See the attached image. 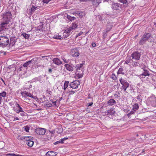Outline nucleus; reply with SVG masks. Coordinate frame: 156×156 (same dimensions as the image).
<instances>
[{"instance_id": "f257e3e1", "label": "nucleus", "mask_w": 156, "mask_h": 156, "mask_svg": "<svg viewBox=\"0 0 156 156\" xmlns=\"http://www.w3.org/2000/svg\"><path fill=\"white\" fill-rule=\"evenodd\" d=\"M141 67L143 69V72L140 74L138 76V77L142 82H144L146 80H145V77L149 76L150 75V73L149 71L146 69V66H144L142 67L141 66Z\"/></svg>"}, {"instance_id": "f03ea898", "label": "nucleus", "mask_w": 156, "mask_h": 156, "mask_svg": "<svg viewBox=\"0 0 156 156\" xmlns=\"http://www.w3.org/2000/svg\"><path fill=\"white\" fill-rule=\"evenodd\" d=\"M9 43L8 38L5 35L0 36V46H6Z\"/></svg>"}, {"instance_id": "7ed1b4c3", "label": "nucleus", "mask_w": 156, "mask_h": 156, "mask_svg": "<svg viewBox=\"0 0 156 156\" xmlns=\"http://www.w3.org/2000/svg\"><path fill=\"white\" fill-rule=\"evenodd\" d=\"M151 35V34L150 33L144 34L139 42L140 44L143 45L144 44L146 41L150 38Z\"/></svg>"}, {"instance_id": "20e7f679", "label": "nucleus", "mask_w": 156, "mask_h": 156, "mask_svg": "<svg viewBox=\"0 0 156 156\" xmlns=\"http://www.w3.org/2000/svg\"><path fill=\"white\" fill-rule=\"evenodd\" d=\"M119 81L121 84L122 85V87L124 91L126 93V89L129 86V83L126 80H124L122 77L119 79Z\"/></svg>"}, {"instance_id": "39448f33", "label": "nucleus", "mask_w": 156, "mask_h": 156, "mask_svg": "<svg viewBox=\"0 0 156 156\" xmlns=\"http://www.w3.org/2000/svg\"><path fill=\"white\" fill-rule=\"evenodd\" d=\"M11 13L10 12H7L3 15V19L5 21L9 23L12 19Z\"/></svg>"}, {"instance_id": "423d86ee", "label": "nucleus", "mask_w": 156, "mask_h": 156, "mask_svg": "<svg viewBox=\"0 0 156 156\" xmlns=\"http://www.w3.org/2000/svg\"><path fill=\"white\" fill-rule=\"evenodd\" d=\"M80 85V81L79 80H76L71 82L69 86L71 88L75 89L77 88Z\"/></svg>"}, {"instance_id": "0eeeda50", "label": "nucleus", "mask_w": 156, "mask_h": 156, "mask_svg": "<svg viewBox=\"0 0 156 156\" xmlns=\"http://www.w3.org/2000/svg\"><path fill=\"white\" fill-rule=\"evenodd\" d=\"M8 23L4 21L0 24V33L2 34V31H5L8 29Z\"/></svg>"}, {"instance_id": "6e6552de", "label": "nucleus", "mask_w": 156, "mask_h": 156, "mask_svg": "<svg viewBox=\"0 0 156 156\" xmlns=\"http://www.w3.org/2000/svg\"><path fill=\"white\" fill-rule=\"evenodd\" d=\"M35 130L37 134L42 136L44 135L46 132V129H45L42 128H37Z\"/></svg>"}, {"instance_id": "1a4fd4ad", "label": "nucleus", "mask_w": 156, "mask_h": 156, "mask_svg": "<svg viewBox=\"0 0 156 156\" xmlns=\"http://www.w3.org/2000/svg\"><path fill=\"white\" fill-rule=\"evenodd\" d=\"M131 56L133 59L138 60L140 58V54L137 51H135L132 54Z\"/></svg>"}, {"instance_id": "9d476101", "label": "nucleus", "mask_w": 156, "mask_h": 156, "mask_svg": "<svg viewBox=\"0 0 156 156\" xmlns=\"http://www.w3.org/2000/svg\"><path fill=\"white\" fill-rule=\"evenodd\" d=\"M71 54L74 57H77L80 55L78 50L76 49H73L71 50Z\"/></svg>"}, {"instance_id": "9b49d317", "label": "nucleus", "mask_w": 156, "mask_h": 156, "mask_svg": "<svg viewBox=\"0 0 156 156\" xmlns=\"http://www.w3.org/2000/svg\"><path fill=\"white\" fill-rule=\"evenodd\" d=\"M28 92L26 91H21L20 92L22 97L24 98V99L26 101H25L26 102H27V101L29 100V99L27 98V97L28 96Z\"/></svg>"}, {"instance_id": "f8f14e48", "label": "nucleus", "mask_w": 156, "mask_h": 156, "mask_svg": "<svg viewBox=\"0 0 156 156\" xmlns=\"http://www.w3.org/2000/svg\"><path fill=\"white\" fill-rule=\"evenodd\" d=\"M53 62L54 63L58 65H61L62 64V62L58 58H54L52 60Z\"/></svg>"}, {"instance_id": "ddd939ff", "label": "nucleus", "mask_w": 156, "mask_h": 156, "mask_svg": "<svg viewBox=\"0 0 156 156\" xmlns=\"http://www.w3.org/2000/svg\"><path fill=\"white\" fill-rule=\"evenodd\" d=\"M120 8V4L118 3H114L112 4V8L115 10H119Z\"/></svg>"}, {"instance_id": "4468645a", "label": "nucleus", "mask_w": 156, "mask_h": 156, "mask_svg": "<svg viewBox=\"0 0 156 156\" xmlns=\"http://www.w3.org/2000/svg\"><path fill=\"white\" fill-rule=\"evenodd\" d=\"M116 101L114 99H110L107 102L108 104V105L111 106H112L114 105V104H116Z\"/></svg>"}, {"instance_id": "2eb2a0df", "label": "nucleus", "mask_w": 156, "mask_h": 156, "mask_svg": "<svg viewBox=\"0 0 156 156\" xmlns=\"http://www.w3.org/2000/svg\"><path fill=\"white\" fill-rule=\"evenodd\" d=\"M64 66L67 70L70 71H73V68L70 65L66 64L64 65Z\"/></svg>"}, {"instance_id": "dca6fc26", "label": "nucleus", "mask_w": 156, "mask_h": 156, "mask_svg": "<svg viewBox=\"0 0 156 156\" xmlns=\"http://www.w3.org/2000/svg\"><path fill=\"white\" fill-rule=\"evenodd\" d=\"M149 100L151 101L152 104L156 103V98L154 97H152L149 98Z\"/></svg>"}, {"instance_id": "f3484780", "label": "nucleus", "mask_w": 156, "mask_h": 156, "mask_svg": "<svg viewBox=\"0 0 156 156\" xmlns=\"http://www.w3.org/2000/svg\"><path fill=\"white\" fill-rule=\"evenodd\" d=\"M115 111L113 108H110L107 111V115H112L115 113Z\"/></svg>"}, {"instance_id": "a211bd4d", "label": "nucleus", "mask_w": 156, "mask_h": 156, "mask_svg": "<svg viewBox=\"0 0 156 156\" xmlns=\"http://www.w3.org/2000/svg\"><path fill=\"white\" fill-rule=\"evenodd\" d=\"M56 155V152H55L51 151L47 152V155L48 156H55Z\"/></svg>"}, {"instance_id": "6ab92c4d", "label": "nucleus", "mask_w": 156, "mask_h": 156, "mask_svg": "<svg viewBox=\"0 0 156 156\" xmlns=\"http://www.w3.org/2000/svg\"><path fill=\"white\" fill-rule=\"evenodd\" d=\"M93 5L96 7L98 6L101 3L99 0H93L92 1Z\"/></svg>"}, {"instance_id": "aec40b11", "label": "nucleus", "mask_w": 156, "mask_h": 156, "mask_svg": "<svg viewBox=\"0 0 156 156\" xmlns=\"http://www.w3.org/2000/svg\"><path fill=\"white\" fill-rule=\"evenodd\" d=\"M71 28H70V27L67 28L64 31V34H68L69 35H70V33L73 30Z\"/></svg>"}, {"instance_id": "412c9836", "label": "nucleus", "mask_w": 156, "mask_h": 156, "mask_svg": "<svg viewBox=\"0 0 156 156\" xmlns=\"http://www.w3.org/2000/svg\"><path fill=\"white\" fill-rule=\"evenodd\" d=\"M72 14L73 15H76V14H77L78 15H79L80 17L82 18L83 16L84 13L83 12H78L77 13L73 12L72 13Z\"/></svg>"}, {"instance_id": "4be33fe9", "label": "nucleus", "mask_w": 156, "mask_h": 156, "mask_svg": "<svg viewBox=\"0 0 156 156\" xmlns=\"http://www.w3.org/2000/svg\"><path fill=\"white\" fill-rule=\"evenodd\" d=\"M34 58L30 61L26 62L23 64V66L25 67H27L32 62V60Z\"/></svg>"}, {"instance_id": "5701e85b", "label": "nucleus", "mask_w": 156, "mask_h": 156, "mask_svg": "<svg viewBox=\"0 0 156 156\" xmlns=\"http://www.w3.org/2000/svg\"><path fill=\"white\" fill-rule=\"evenodd\" d=\"M26 143L29 147H32L34 144V142L32 140H31L26 142Z\"/></svg>"}, {"instance_id": "b1692460", "label": "nucleus", "mask_w": 156, "mask_h": 156, "mask_svg": "<svg viewBox=\"0 0 156 156\" xmlns=\"http://www.w3.org/2000/svg\"><path fill=\"white\" fill-rule=\"evenodd\" d=\"M15 106L16 107H18V108H19V113L20 112H23V110L22 109V108L20 106V105L17 103H16L15 104Z\"/></svg>"}, {"instance_id": "393cba45", "label": "nucleus", "mask_w": 156, "mask_h": 156, "mask_svg": "<svg viewBox=\"0 0 156 156\" xmlns=\"http://www.w3.org/2000/svg\"><path fill=\"white\" fill-rule=\"evenodd\" d=\"M139 63H137V62H133V63H132L131 65H130V66L131 67H132L136 66H139Z\"/></svg>"}, {"instance_id": "a878e982", "label": "nucleus", "mask_w": 156, "mask_h": 156, "mask_svg": "<svg viewBox=\"0 0 156 156\" xmlns=\"http://www.w3.org/2000/svg\"><path fill=\"white\" fill-rule=\"evenodd\" d=\"M69 82L68 81H66L64 84L63 89L65 90L68 87V85L69 84Z\"/></svg>"}, {"instance_id": "bb28decb", "label": "nucleus", "mask_w": 156, "mask_h": 156, "mask_svg": "<svg viewBox=\"0 0 156 156\" xmlns=\"http://www.w3.org/2000/svg\"><path fill=\"white\" fill-rule=\"evenodd\" d=\"M131 59L130 57H127L125 62V63L128 64L131 61Z\"/></svg>"}, {"instance_id": "cd10ccee", "label": "nucleus", "mask_w": 156, "mask_h": 156, "mask_svg": "<svg viewBox=\"0 0 156 156\" xmlns=\"http://www.w3.org/2000/svg\"><path fill=\"white\" fill-rule=\"evenodd\" d=\"M37 9V7H35L34 6H32V7L30 9V14H31L33 12H34L35 10Z\"/></svg>"}, {"instance_id": "c85d7f7f", "label": "nucleus", "mask_w": 156, "mask_h": 156, "mask_svg": "<svg viewBox=\"0 0 156 156\" xmlns=\"http://www.w3.org/2000/svg\"><path fill=\"white\" fill-rule=\"evenodd\" d=\"M138 108L139 106L137 104H135L133 105V109L134 111H136Z\"/></svg>"}, {"instance_id": "c756f323", "label": "nucleus", "mask_w": 156, "mask_h": 156, "mask_svg": "<svg viewBox=\"0 0 156 156\" xmlns=\"http://www.w3.org/2000/svg\"><path fill=\"white\" fill-rule=\"evenodd\" d=\"M67 18L70 21H72L74 20L75 18V17H72L68 15H67Z\"/></svg>"}, {"instance_id": "7c9ffc66", "label": "nucleus", "mask_w": 156, "mask_h": 156, "mask_svg": "<svg viewBox=\"0 0 156 156\" xmlns=\"http://www.w3.org/2000/svg\"><path fill=\"white\" fill-rule=\"evenodd\" d=\"M28 96L32 98L34 100H36L37 99V98L36 96H34L33 95L31 94L29 92H28Z\"/></svg>"}, {"instance_id": "2f4dec72", "label": "nucleus", "mask_w": 156, "mask_h": 156, "mask_svg": "<svg viewBox=\"0 0 156 156\" xmlns=\"http://www.w3.org/2000/svg\"><path fill=\"white\" fill-rule=\"evenodd\" d=\"M77 26L78 25L76 23H73L72 26L70 27L73 30L76 28L77 27Z\"/></svg>"}, {"instance_id": "473e14b6", "label": "nucleus", "mask_w": 156, "mask_h": 156, "mask_svg": "<svg viewBox=\"0 0 156 156\" xmlns=\"http://www.w3.org/2000/svg\"><path fill=\"white\" fill-rule=\"evenodd\" d=\"M24 139L26 140V142H28L29 141L32 140L33 137L31 136H27L25 137Z\"/></svg>"}, {"instance_id": "72a5a7b5", "label": "nucleus", "mask_w": 156, "mask_h": 156, "mask_svg": "<svg viewBox=\"0 0 156 156\" xmlns=\"http://www.w3.org/2000/svg\"><path fill=\"white\" fill-rule=\"evenodd\" d=\"M83 64H80V65H76V66L75 67L76 68V69L77 70H80V68H81L83 66Z\"/></svg>"}, {"instance_id": "f704fd0d", "label": "nucleus", "mask_w": 156, "mask_h": 156, "mask_svg": "<svg viewBox=\"0 0 156 156\" xmlns=\"http://www.w3.org/2000/svg\"><path fill=\"white\" fill-rule=\"evenodd\" d=\"M21 35H22L25 39H28L30 36L28 34H26V33L22 34Z\"/></svg>"}, {"instance_id": "c9c22d12", "label": "nucleus", "mask_w": 156, "mask_h": 156, "mask_svg": "<svg viewBox=\"0 0 156 156\" xmlns=\"http://www.w3.org/2000/svg\"><path fill=\"white\" fill-rule=\"evenodd\" d=\"M18 107H16H16H13V110L16 112L17 113H19V108H17Z\"/></svg>"}, {"instance_id": "e433bc0d", "label": "nucleus", "mask_w": 156, "mask_h": 156, "mask_svg": "<svg viewBox=\"0 0 156 156\" xmlns=\"http://www.w3.org/2000/svg\"><path fill=\"white\" fill-rule=\"evenodd\" d=\"M118 1L123 4H125L127 2V0H118Z\"/></svg>"}, {"instance_id": "4c0bfd02", "label": "nucleus", "mask_w": 156, "mask_h": 156, "mask_svg": "<svg viewBox=\"0 0 156 156\" xmlns=\"http://www.w3.org/2000/svg\"><path fill=\"white\" fill-rule=\"evenodd\" d=\"M24 130L26 132H28L30 129V127L28 126H26L24 127Z\"/></svg>"}, {"instance_id": "58836bf2", "label": "nucleus", "mask_w": 156, "mask_h": 156, "mask_svg": "<svg viewBox=\"0 0 156 156\" xmlns=\"http://www.w3.org/2000/svg\"><path fill=\"white\" fill-rule=\"evenodd\" d=\"M7 155L12 156H20L19 154H16L14 153H9L7 154Z\"/></svg>"}, {"instance_id": "ea45409f", "label": "nucleus", "mask_w": 156, "mask_h": 156, "mask_svg": "<svg viewBox=\"0 0 156 156\" xmlns=\"http://www.w3.org/2000/svg\"><path fill=\"white\" fill-rule=\"evenodd\" d=\"M54 38L56 39H61L62 37L60 35H56L55 36Z\"/></svg>"}, {"instance_id": "a19ab883", "label": "nucleus", "mask_w": 156, "mask_h": 156, "mask_svg": "<svg viewBox=\"0 0 156 156\" xmlns=\"http://www.w3.org/2000/svg\"><path fill=\"white\" fill-rule=\"evenodd\" d=\"M112 78L114 80H116L117 78L115 75L114 74H112Z\"/></svg>"}, {"instance_id": "79ce46f5", "label": "nucleus", "mask_w": 156, "mask_h": 156, "mask_svg": "<svg viewBox=\"0 0 156 156\" xmlns=\"http://www.w3.org/2000/svg\"><path fill=\"white\" fill-rule=\"evenodd\" d=\"M83 32L82 31H80L79 33L78 34H77L76 36V38L79 36H80L83 34Z\"/></svg>"}, {"instance_id": "37998d69", "label": "nucleus", "mask_w": 156, "mask_h": 156, "mask_svg": "<svg viewBox=\"0 0 156 156\" xmlns=\"http://www.w3.org/2000/svg\"><path fill=\"white\" fill-rule=\"evenodd\" d=\"M122 69L121 68L119 69V70H118V74H123L124 73H122Z\"/></svg>"}, {"instance_id": "c03bdc74", "label": "nucleus", "mask_w": 156, "mask_h": 156, "mask_svg": "<svg viewBox=\"0 0 156 156\" xmlns=\"http://www.w3.org/2000/svg\"><path fill=\"white\" fill-rule=\"evenodd\" d=\"M20 112L21 113H20V115L21 116L23 117L25 115V113L23 111Z\"/></svg>"}, {"instance_id": "a18cd8bd", "label": "nucleus", "mask_w": 156, "mask_h": 156, "mask_svg": "<svg viewBox=\"0 0 156 156\" xmlns=\"http://www.w3.org/2000/svg\"><path fill=\"white\" fill-rule=\"evenodd\" d=\"M51 0H43V2L46 4L48 3Z\"/></svg>"}, {"instance_id": "49530a36", "label": "nucleus", "mask_w": 156, "mask_h": 156, "mask_svg": "<svg viewBox=\"0 0 156 156\" xmlns=\"http://www.w3.org/2000/svg\"><path fill=\"white\" fill-rule=\"evenodd\" d=\"M63 36H64V38L68 37L69 35L68 34H64V32H63Z\"/></svg>"}, {"instance_id": "de8ad7c7", "label": "nucleus", "mask_w": 156, "mask_h": 156, "mask_svg": "<svg viewBox=\"0 0 156 156\" xmlns=\"http://www.w3.org/2000/svg\"><path fill=\"white\" fill-rule=\"evenodd\" d=\"M116 156H123V155L121 153H118L116 154Z\"/></svg>"}, {"instance_id": "09e8293b", "label": "nucleus", "mask_w": 156, "mask_h": 156, "mask_svg": "<svg viewBox=\"0 0 156 156\" xmlns=\"http://www.w3.org/2000/svg\"><path fill=\"white\" fill-rule=\"evenodd\" d=\"M19 120V119L18 117H16L15 116H14L13 121H15L16 120Z\"/></svg>"}, {"instance_id": "8fccbe9b", "label": "nucleus", "mask_w": 156, "mask_h": 156, "mask_svg": "<svg viewBox=\"0 0 156 156\" xmlns=\"http://www.w3.org/2000/svg\"><path fill=\"white\" fill-rule=\"evenodd\" d=\"M64 139H63V138L61 139L60 140V142L61 143L63 144L64 143Z\"/></svg>"}, {"instance_id": "3c124183", "label": "nucleus", "mask_w": 156, "mask_h": 156, "mask_svg": "<svg viewBox=\"0 0 156 156\" xmlns=\"http://www.w3.org/2000/svg\"><path fill=\"white\" fill-rule=\"evenodd\" d=\"M46 105L48 107H50L51 106V104L49 103H48L47 104H46Z\"/></svg>"}, {"instance_id": "603ef678", "label": "nucleus", "mask_w": 156, "mask_h": 156, "mask_svg": "<svg viewBox=\"0 0 156 156\" xmlns=\"http://www.w3.org/2000/svg\"><path fill=\"white\" fill-rule=\"evenodd\" d=\"M14 118V116H12V117H10V120L12 121H13Z\"/></svg>"}, {"instance_id": "864d4df0", "label": "nucleus", "mask_w": 156, "mask_h": 156, "mask_svg": "<svg viewBox=\"0 0 156 156\" xmlns=\"http://www.w3.org/2000/svg\"><path fill=\"white\" fill-rule=\"evenodd\" d=\"M87 1H91V0H80V1L84 2H86Z\"/></svg>"}, {"instance_id": "5fc2aeb1", "label": "nucleus", "mask_w": 156, "mask_h": 156, "mask_svg": "<svg viewBox=\"0 0 156 156\" xmlns=\"http://www.w3.org/2000/svg\"><path fill=\"white\" fill-rule=\"evenodd\" d=\"M60 143V140L58 141H57L56 142H55V143L54 144L56 145L57 144H58Z\"/></svg>"}, {"instance_id": "6e6d98bb", "label": "nucleus", "mask_w": 156, "mask_h": 156, "mask_svg": "<svg viewBox=\"0 0 156 156\" xmlns=\"http://www.w3.org/2000/svg\"><path fill=\"white\" fill-rule=\"evenodd\" d=\"M51 139V136H49L48 138H47V139H45L46 140V141L47 140H49Z\"/></svg>"}, {"instance_id": "4d7b16f0", "label": "nucleus", "mask_w": 156, "mask_h": 156, "mask_svg": "<svg viewBox=\"0 0 156 156\" xmlns=\"http://www.w3.org/2000/svg\"><path fill=\"white\" fill-rule=\"evenodd\" d=\"M69 92L70 93V94H74L75 93V92L74 91L72 90V91H70Z\"/></svg>"}, {"instance_id": "13d9d810", "label": "nucleus", "mask_w": 156, "mask_h": 156, "mask_svg": "<svg viewBox=\"0 0 156 156\" xmlns=\"http://www.w3.org/2000/svg\"><path fill=\"white\" fill-rule=\"evenodd\" d=\"M63 60L64 61V62L66 63H67L68 62L67 61V60H66L65 58H63Z\"/></svg>"}, {"instance_id": "bf43d9fd", "label": "nucleus", "mask_w": 156, "mask_h": 156, "mask_svg": "<svg viewBox=\"0 0 156 156\" xmlns=\"http://www.w3.org/2000/svg\"><path fill=\"white\" fill-rule=\"evenodd\" d=\"M52 103H53V105H55L56 106V101H55L54 102H52Z\"/></svg>"}, {"instance_id": "052dcab7", "label": "nucleus", "mask_w": 156, "mask_h": 156, "mask_svg": "<svg viewBox=\"0 0 156 156\" xmlns=\"http://www.w3.org/2000/svg\"><path fill=\"white\" fill-rule=\"evenodd\" d=\"M48 72H49V73H51L52 72V70L51 69V68H49V69H48Z\"/></svg>"}, {"instance_id": "680f3d73", "label": "nucleus", "mask_w": 156, "mask_h": 156, "mask_svg": "<svg viewBox=\"0 0 156 156\" xmlns=\"http://www.w3.org/2000/svg\"><path fill=\"white\" fill-rule=\"evenodd\" d=\"M92 46L93 47H95L96 46V44L95 43H93L92 44Z\"/></svg>"}, {"instance_id": "e2e57ef3", "label": "nucleus", "mask_w": 156, "mask_h": 156, "mask_svg": "<svg viewBox=\"0 0 156 156\" xmlns=\"http://www.w3.org/2000/svg\"><path fill=\"white\" fill-rule=\"evenodd\" d=\"M134 113V112H133V111H131L129 113L131 115V114H133V113Z\"/></svg>"}, {"instance_id": "0e129e2a", "label": "nucleus", "mask_w": 156, "mask_h": 156, "mask_svg": "<svg viewBox=\"0 0 156 156\" xmlns=\"http://www.w3.org/2000/svg\"><path fill=\"white\" fill-rule=\"evenodd\" d=\"M93 104V103H89V104H88L87 105L88 106H90L92 105Z\"/></svg>"}, {"instance_id": "69168bd1", "label": "nucleus", "mask_w": 156, "mask_h": 156, "mask_svg": "<svg viewBox=\"0 0 156 156\" xmlns=\"http://www.w3.org/2000/svg\"><path fill=\"white\" fill-rule=\"evenodd\" d=\"M20 91H21V90H18L17 91V92H16V93H17V94H19V93H20Z\"/></svg>"}, {"instance_id": "338daca9", "label": "nucleus", "mask_w": 156, "mask_h": 156, "mask_svg": "<svg viewBox=\"0 0 156 156\" xmlns=\"http://www.w3.org/2000/svg\"><path fill=\"white\" fill-rule=\"evenodd\" d=\"M111 28L110 27V28H109V30H108L107 29L106 32H107L108 31H110L111 30Z\"/></svg>"}, {"instance_id": "774afa93", "label": "nucleus", "mask_w": 156, "mask_h": 156, "mask_svg": "<svg viewBox=\"0 0 156 156\" xmlns=\"http://www.w3.org/2000/svg\"><path fill=\"white\" fill-rule=\"evenodd\" d=\"M127 115H128V117H130V115H130L129 113Z\"/></svg>"}]
</instances>
